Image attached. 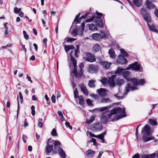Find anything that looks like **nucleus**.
Returning <instances> with one entry per match:
<instances>
[{
	"mask_svg": "<svg viewBox=\"0 0 158 158\" xmlns=\"http://www.w3.org/2000/svg\"><path fill=\"white\" fill-rule=\"evenodd\" d=\"M125 108L117 107L114 108L110 111V113L107 114L109 118H110L113 115L117 114H119L118 116H115L112 120L113 121H117L120 118H121L126 116V114L125 112Z\"/></svg>",
	"mask_w": 158,
	"mask_h": 158,
	"instance_id": "obj_1",
	"label": "nucleus"
},
{
	"mask_svg": "<svg viewBox=\"0 0 158 158\" xmlns=\"http://www.w3.org/2000/svg\"><path fill=\"white\" fill-rule=\"evenodd\" d=\"M77 49L72 50L70 54L71 61L74 67V69L71 74V76H72L73 78L74 76H75L77 78L78 76L77 69V61L73 57V56L76 57L78 56L77 53L79 52V47L77 45Z\"/></svg>",
	"mask_w": 158,
	"mask_h": 158,
	"instance_id": "obj_2",
	"label": "nucleus"
},
{
	"mask_svg": "<svg viewBox=\"0 0 158 158\" xmlns=\"http://www.w3.org/2000/svg\"><path fill=\"white\" fill-rule=\"evenodd\" d=\"M150 128L149 125L146 124L143 129L141 133H142V139L144 143L154 139V137L150 135Z\"/></svg>",
	"mask_w": 158,
	"mask_h": 158,
	"instance_id": "obj_3",
	"label": "nucleus"
},
{
	"mask_svg": "<svg viewBox=\"0 0 158 158\" xmlns=\"http://www.w3.org/2000/svg\"><path fill=\"white\" fill-rule=\"evenodd\" d=\"M127 81L131 82L133 86H131L130 83L127 84V86L126 87L124 90V94L125 95H126L130 90H134L137 89L136 86L138 84V81L137 79L131 78L130 79H127Z\"/></svg>",
	"mask_w": 158,
	"mask_h": 158,
	"instance_id": "obj_4",
	"label": "nucleus"
},
{
	"mask_svg": "<svg viewBox=\"0 0 158 158\" xmlns=\"http://www.w3.org/2000/svg\"><path fill=\"white\" fill-rule=\"evenodd\" d=\"M141 67V65L138 62H135L129 65L128 67L126 68V69H131L132 70L138 71L140 70Z\"/></svg>",
	"mask_w": 158,
	"mask_h": 158,
	"instance_id": "obj_5",
	"label": "nucleus"
},
{
	"mask_svg": "<svg viewBox=\"0 0 158 158\" xmlns=\"http://www.w3.org/2000/svg\"><path fill=\"white\" fill-rule=\"evenodd\" d=\"M102 129V124L100 122L94 123L91 126V129L94 131H99L101 130Z\"/></svg>",
	"mask_w": 158,
	"mask_h": 158,
	"instance_id": "obj_6",
	"label": "nucleus"
},
{
	"mask_svg": "<svg viewBox=\"0 0 158 158\" xmlns=\"http://www.w3.org/2000/svg\"><path fill=\"white\" fill-rule=\"evenodd\" d=\"M84 60L90 62H93L96 61V59L94 56L91 53H86L85 56L84 57Z\"/></svg>",
	"mask_w": 158,
	"mask_h": 158,
	"instance_id": "obj_7",
	"label": "nucleus"
},
{
	"mask_svg": "<svg viewBox=\"0 0 158 158\" xmlns=\"http://www.w3.org/2000/svg\"><path fill=\"white\" fill-rule=\"evenodd\" d=\"M99 69V66L96 64H92L89 65L88 70L91 73H95L97 72Z\"/></svg>",
	"mask_w": 158,
	"mask_h": 158,
	"instance_id": "obj_8",
	"label": "nucleus"
},
{
	"mask_svg": "<svg viewBox=\"0 0 158 158\" xmlns=\"http://www.w3.org/2000/svg\"><path fill=\"white\" fill-rule=\"evenodd\" d=\"M127 60L123 56L120 55L118 57L116 60L117 64H123L127 63Z\"/></svg>",
	"mask_w": 158,
	"mask_h": 158,
	"instance_id": "obj_9",
	"label": "nucleus"
},
{
	"mask_svg": "<svg viewBox=\"0 0 158 158\" xmlns=\"http://www.w3.org/2000/svg\"><path fill=\"white\" fill-rule=\"evenodd\" d=\"M51 141L50 139L48 140L47 145L45 147L47 153L49 154V153L53 150V145H51L49 141Z\"/></svg>",
	"mask_w": 158,
	"mask_h": 158,
	"instance_id": "obj_10",
	"label": "nucleus"
},
{
	"mask_svg": "<svg viewBox=\"0 0 158 158\" xmlns=\"http://www.w3.org/2000/svg\"><path fill=\"white\" fill-rule=\"evenodd\" d=\"M115 75H112L111 77H109L108 80V83L110 87H113L115 85L114 79Z\"/></svg>",
	"mask_w": 158,
	"mask_h": 158,
	"instance_id": "obj_11",
	"label": "nucleus"
},
{
	"mask_svg": "<svg viewBox=\"0 0 158 158\" xmlns=\"http://www.w3.org/2000/svg\"><path fill=\"white\" fill-rule=\"evenodd\" d=\"M100 64L102 66L103 68L105 69H108L111 64V63L108 61H102L100 62Z\"/></svg>",
	"mask_w": 158,
	"mask_h": 158,
	"instance_id": "obj_12",
	"label": "nucleus"
},
{
	"mask_svg": "<svg viewBox=\"0 0 158 158\" xmlns=\"http://www.w3.org/2000/svg\"><path fill=\"white\" fill-rule=\"evenodd\" d=\"M52 141L54 144V151H56L59 149L61 145L60 142L58 140H52Z\"/></svg>",
	"mask_w": 158,
	"mask_h": 158,
	"instance_id": "obj_13",
	"label": "nucleus"
},
{
	"mask_svg": "<svg viewBox=\"0 0 158 158\" xmlns=\"http://www.w3.org/2000/svg\"><path fill=\"white\" fill-rule=\"evenodd\" d=\"M94 23H97L98 26L101 27L102 28L103 27L102 20L99 17H97L95 18L94 19Z\"/></svg>",
	"mask_w": 158,
	"mask_h": 158,
	"instance_id": "obj_14",
	"label": "nucleus"
},
{
	"mask_svg": "<svg viewBox=\"0 0 158 158\" xmlns=\"http://www.w3.org/2000/svg\"><path fill=\"white\" fill-rule=\"evenodd\" d=\"M92 38L94 40L100 41L102 38V35L100 34L96 33L92 34Z\"/></svg>",
	"mask_w": 158,
	"mask_h": 158,
	"instance_id": "obj_15",
	"label": "nucleus"
},
{
	"mask_svg": "<svg viewBox=\"0 0 158 158\" xmlns=\"http://www.w3.org/2000/svg\"><path fill=\"white\" fill-rule=\"evenodd\" d=\"M152 0H147L146 4L147 7L149 9L154 8L155 7V5L152 3Z\"/></svg>",
	"mask_w": 158,
	"mask_h": 158,
	"instance_id": "obj_16",
	"label": "nucleus"
},
{
	"mask_svg": "<svg viewBox=\"0 0 158 158\" xmlns=\"http://www.w3.org/2000/svg\"><path fill=\"white\" fill-rule=\"evenodd\" d=\"M106 90L103 88H100L97 89V92L98 94L101 96H104L106 94Z\"/></svg>",
	"mask_w": 158,
	"mask_h": 158,
	"instance_id": "obj_17",
	"label": "nucleus"
},
{
	"mask_svg": "<svg viewBox=\"0 0 158 158\" xmlns=\"http://www.w3.org/2000/svg\"><path fill=\"white\" fill-rule=\"evenodd\" d=\"M58 152L61 158H65L66 154L64 150L61 148H59L58 150Z\"/></svg>",
	"mask_w": 158,
	"mask_h": 158,
	"instance_id": "obj_18",
	"label": "nucleus"
},
{
	"mask_svg": "<svg viewBox=\"0 0 158 158\" xmlns=\"http://www.w3.org/2000/svg\"><path fill=\"white\" fill-rule=\"evenodd\" d=\"M118 92L117 93L115 94L114 96L118 100H121L124 97L121 95V91L120 89H118Z\"/></svg>",
	"mask_w": 158,
	"mask_h": 158,
	"instance_id": "obj_19",
	"label": "nucleus"
},
{
	"mask_svg": "<svg viewBox=\"0 0 158 158\" xmlns=\"http://www.w3.org/2000/svg\"><path fill=\"white\" fill-rule=\"evenodd\" d=\"M133 2L135 6L139 7L142 4L143 0H133Z\"/></svg>",
	"mask_w": 158,
	"mask_h": 158,
	"instance_id": "obj_20",
	"label": "nucleus"
},
{
	"mask_svg": "<svg viewBox=\"0 0 158 158\" xmlns=\"http://www.w3.org/2000/svg\"><path fill=\"white\" fill-rule=\"evenodd\" d=\"M88 25L89 26V30H92L93 31L98 30L97 25H95L93 23L88 24Z\"/></svg>",
	"mask_w": 158,
	"mask_h": 158,
	"instance_id": "obj_21",
	"label": "nucleus"
},
{
	"mask_svg": "<svg viewBox=\"0 0 158 158\" xmlns=\"http://www.w3.org/2000/svg\"><path fill=\"white\" fill-rule=\"evenodd\" d=\"M143 18L145 21L147 22V23H149L151 22V19L149 14H147L145 15H144Z\"/></svg>",
	"mask_w": 158,
	"mask_h": 158,
	"instance_id": "obj_22",
	"label": "nucleus"
},
{
	"mask_svg": "<svg viewBox=\"0 0 158 158\" xmlns=\"http://www.w3.org/2000/svg\"><path fill=\"white\" fill-rule=\"evenodd\" d=\"M108 53L111 58H114L115 57V53L112 48H111L109 50Z\"/></svg>",
	"mask_w": 158,
	"mask_h": 158,
	"instance_id": "obj_23",
	"label": "nucleus"
},
{
	"mask_svg": "<svg viewBox=\"0 0 158 158\" xmlns=\"http://www.w3.org/2000/svg\"><path fill=\"white\" fill-rule=\"evenodd\" d=\"M107 121L108 119L107 116L104 115H102L101 118V122L103 124H105L107 123Z\"/></svg>",
	"mask_w": 158,
	"mask_h": 158,
	"instance_id": "obj_24",
	"label": "nucleus"
},
{
	"mask_svg": "<svg viewBox=\"0 0 158 158\" xmlns=\"http://www.w3.org/2000/svg\"><path fill=\"white\" fill-rule=\"evenodd\" d=\"M124 70L123 68L118 67L115 71V73L116 74H117L119 75H120L123 74Z\"/></svg>",
	"mask_w": 158,
	"mask_h": 158,
	"instance_id": "obj_25",
	"label": "nucleus"
},
{
	"mask_svg": "<svg viewBox=\"0 0 158 158\" xmlns=\"http://www.w3.org/2000/svg\"><path fill=\"white\" fill-rule=\"evenodd\" d=\"M101 49V47L98 44H95L93 47V49L95 52H98Z\"/></svg>",
	"mask_w": 158,
	"mask_h": 158,
	"instance_id": "obj_26",
	"label": "nucleus"
},
{
	"mask_svg": "<svg viewBox=\"0 0 158 158\" xmlns=\"http://www.w3.org/2000/svg\"><path fill=\"white\" fill-rule=\"evenodd\" d=\"M81 89L82 91L86 95H87L88 93L85 87L83 85L80 86Z\"/></svg>",
	"mask_w": 158,
	"mask_h": 158,
	"instance_id": "obj_27",
	"label": "nucleus"
},
{
	"mask_svg": "<svg viewBox=\"0 0 158 158\" xmlns=\"http://www.w3.org/2000/svg\"><path fill=\"white\" fill-rule=\"evenodd\" d=\"M130 73V72L128 71H123L122 74L123 77L125 78L127 81V79H130L131 78L128 77Z\"/></svg>",
	"mask_w": 158,
	"mask_h": 158,
	"instance_id": "obj_28",
	"label": "nucleus"
},
{
	"mask_svg": "<svg viewBox=\"0 0 158 158\" xmlns=\"http://www.w3.org/2000/svg\"><path fill=\"white\" fill-rule=\"evenodd\" d=\"M95 117L96 116L94 115H92L89 119L86 120V123L89 124L91 123L94 120Z\"/></svg>",
	"mask_w": 158,
	"mask_h": 158,
	"instance_id": "obj_29",
	"label": "nucleus"
},
{
	"mask_svg": "<svg viewBox=\"0 0 158 158\" xmlns=\"http://www.w3.org/2000/svg\"><path fill=\"white\" fill-rule=\"evenodd\" d=\"M148 25L149 29L151 31L155 32H157V30L156 29L154 26L153 25H150L148 23Z\"/></svg>",
	"mask_w": 158,
	"mask_h": 158,
	"instance_id": "obj_30",
	"label": "nucleus"
},
{
	"mask_svg": "<svg viewBox=\"0 0 158 158\" xmlns=\"http://www.w3.org/2000/svg\"><path fill=\"white\" fill-rule=\"evenodd\" d=\"M78 98L79 100V104L81 105H83L84 103V101L83 97L81 95H80L78 96Z\"/></svg>",
	"mask_w": 158,
	"mask_h": 158,
	"instance_id": "obj_31",
	"label": "nucleus"
},
{
	"mask_svg": "<svg viewBox=\"0 0 158 158\" xmlns=\"http://www.w3.org/2000/svg\"><path fill=\"white\" fill-rule=\"evenodd\" d=\"M100 81L103 85H105L108 83V79L106 78H103L100 80Z\"/></svg>",
	"mask_w": 158,
	"mask_h": 158,
	"instance_id": "obj_32",
	"label": "nucleus"
},
{
	"mask_svg": "<svg viewBox=\"0 0 158 158\" xmlns=\"http://www.w3.org/2000/svg\"><path fill=\"white\" fill-rule=\"evenodd\" d=\"M95 81L89 80L88 83V85L91 87H95L94 83Z\"/></svg>",
	"mask_w": 158,
	"mask_h": 158,
	"instance_id": "obj_33",
	"label": "nucleus"
},
{
	"mask_svg": "<svg viewBox=\"0 0 158 158\" xmlns=\"http://www.w3.org/2000/svg\"><path fill=\"white\" fill-rule=\"evenodd\" d=\"M95 152L91 149H89L85 152V154L87 156L90 154H93L95 153Z\"/></svg>",
	"mask_w": 158,
	"mask_h": 158,
	"instance_id": "obj_34",
	"label": "nucleus"
},
{
	"mask_svg": "<svg viewBox=\"0 0 158 158\" xmlns=\"http://www.w3.org/2000/svg\"><path fill=\"white\" fill-rule=\"evenodd\" d=\"M149 120L150 124L151 125L155 126L157 124V122L155 119H149Z\"/></svg>",
	"mask_w": 158,
	"mask_h": 158,
	"instance_id": "obj_35",
	"label": "nucleus"
},
{
	"mask_svg": "<svg viewBox=\"0 0 158 158\" xmlns=\"http://www.w3.org/2000/svg\"><path fill=\"white\" fill-rule=\"evenodd\" d=\"M124 83L123 79H118L116 81V84L118 85H121Z\"/></svg>",
	"mask_w": 158,
	"mask_h": 158,
	"instance_id": "obj_36",
	"label": "nucleus"
},
{
	"mask_svg": "<svg viewBox=\"0 0 158 158\" xmlns=\"http://www.w3.org/2000/svg\"><path fill=\"white\" fill-rule=\"evenodd\" d=\"M65 51L67 52L70 49H73L74 47L73 45H69L65 47Z\"/></svg>",
	"mask_w": 158,
	"mask_h": 158,
	"instance_id": "obj_37",
	"label": "nucleus"
},
{
	"mask_svg": "<svg viewBox=\"0 0 158 158\" xmlns=\"http://www.w3.org/2000/svg\"><path fill=\"white\" fill-rule=\"evenodd\" d=\"M145 83V81L144 79H140L138 81L137 85H143Z\"/></svg>",
	"mask_w": 158,
	"mask_h": 158,
	"instance_id": "obj_38",
	"label": "nucleus"
},
{
	"mask_svg": "<svg viewBox=\"0 0 158 158\" xmlns=\"http://www.w3.org/2000/svg\"><path fill=\"white\" fill-rule=\"evenodd\" d=\"M147 10L146 9L143 8H141L140 10V12L142 15H143V16L146 14H148V13H147Z\"/></svg>",
	"mask_w": 158,
	"mask_h": 158,
	"instance_id": "obj_39",
	"label": "nucleus"
},
{
	"mask_svg": "<svg viewBox=\"0 0 158 158\" xmlns=\"http://www.w3.org/2000/svg\"><path fill=\"white\" fill-rule=\"evenodd\" d=\"M78 34V31L77 29H74L72 33V35L74 36H76Z\"/></svg>",
	"mask_w": 158,
	"mask_h": 158,
	"instance_id": "obj_40",
	"label": "nucleus"
},
{
	"mask_svg": "<svg viewBox=\"0 0 158 158\" xmlns=\"http://www.w3.org/2000/svg\"><path fill=\"white\" fill-rule=\"evenodd\" d=\"M120 52L121 54L124 56L127 57L128 56V53L124 50L123 49H120Z\"/></svg>",
	"mask_w": 158,
	"mask_h": 158,
	"instance_id": "obj_41",
	"label": "nucleus"
},
{
	"mask_svg": "<svg viewBox=\"0 0 158 158\" xmlns=\"http://www.w3.org/2000/svg\"><path fill=\"white\" fill-rule=\"evenodd\" d=\"M74 97L75 98H78V94L77 88L75 89L74 92Z\"/></svg>",
	"mask_w": 158,
	"mask_h": 158,
	"instance_id": "obj_42",
	"label": "nucleus"
},
{
	"mask_svg": "<svg viewBox=\"0 0 158 158\" xmlns=\"http://www.w3.org/2000/svg\"><path fill=\"white\" fill-rule=\"evenodd\" d=\"M51 135L53 136H57V134L55 129H53L51 132Z\"/></svg>",
	"mask_w": 158,
	"mask_h": 158,
	"instance_id": "obj_43",
	"label": "nucleus"
},
{
	"mask_svg": "<svg viewBox=\"0 0 158 158\" xmlns=\"http://www.w3.org/2000/svg\"><path fill=\"white\" fill-rule=\"evenodd\" d=\"M23 34L24 37L25 39L27 40L29 39V36L25 31H23Z\"/></svg>",
	"mask_w": 158,
	"mask_h": 158,
	"instance_id": "obj_44",
	"label": "nucleus"
},
{
	"mask_svg": "<svg viewBox=\"0 0 158 158\" xmlns=\"http://www.w3.org/2000/svg\"><path fill=\"white\" fill-rule=\"evenodd\" d=\"M101 33H102L103 34V35H102V38H107L108 37L109 35V33H107L106 34L105 33L102 32V31H101Z\"/></svg>",
	"mask_w": 158,
	"mask_h": 158,
	"instance_id": "obj_45",
	"label": "nucleus"
},
{
	"mask_svg": "<svg viewBox=\"0 0 158 158\" xmlns=\"http://www.w3.org/2000/svg\"><path fill=\"white\" fill-rule=\"evenodd\" d=\"M21 8H18L17 7H15L14 8V12L16 14L19 13L21 11Z\"/></svg>",
	"mask_w": 158,
	"mask_h": 158,
	"instance_id": "obj_46",
	"label": "nucleus"
},
{
	"mask_svg": "<svg viewBox=\"0 0 158 158\" xmlns=\"http://www.w3.org/2000/svg\"><path fill=\"white\" fill-rule=\"evenodd\" d=\"M65 125L67 127H69L71 130L72 129V127L70 125L69 122H66L65 123Z\"/></svg>",
	"mask_w": 158,
	"mask_h": 158,
	"instance_id": "obj_47",
	"label": "nucleus"
},
{
	"mask_svg": "<svg viewBox=\"0 0 158 158\" xmlns=\"http://www.w3.org/2000/svg\"><path fill=\"white\" fill-rule=\"evenodd\" d=\"M110 101V100L108 98H103L101 100V102L102 103H107L109 102Z\"/></svg>",
	"mask_w": 158,
	"mask_h": 158,
	"instance_id": "obj_48",
	"label": "nucleus"
},
{
	"mask_svg": "<svg viewBox=\"0 0 158 158\" xmlns=\"http://www.w3.org/2000/svg\"><path fill=\"white\" fill-rule=\"evenodd\" d=\"M80 13L78 14L76 17V18L74 19V22H77L76 24L78 23H80L79 21H78V18L80 16Z\"/></svg>",
	"mask_w": 158,
	"mask_h": 158,
	"instance_id": "obj_49",
	"label": "nucleus"
},
{
	"mask_svg": "<svg viewBox=\"0 0 158 158\" xmlns=\"http://www.w3.org/2000/svg\"><path fill=\"white\" fill-rule=\"evenodd\" d=\"M19 101L21 103H22L23 100V96L21 92H19Z\"/></svg>",
	"mask_w": 158,
	"mask_h": 158,
	"instance_id": "obj_50",
	"label": "nucleus"
},
{
	"mask_svg": "<svg viewBox=\"0 0 158 158\" xmlns=\"http://www.w3.org/2000/svg\"><path fill=\"white\" fill-rule=\"evenodd\" d=\"M94 16H92L90 18H89V19H87L85 21V22L86 23H88V22H91L94 19Z\"/></svg>",
	"mask_w": 158,
	"mask_h": 158,
	"instance_id": "obj_51",
	"label": "nucleus"
},
{
	"mask_svg": "<svg viewBox=\"0 0 158 158\" xmlns=\"http://www.w3.org/2000/svg\"><path fill=\"white\" fill-rule=\"evenodd\" d=\"M86 102L87 103L88 105L89 106H92L93 105L92 101L90 99H87Z\"/></svg>",
	"mask_w": 158,
	"mask_h": 158,
	"instance_id": "obj_52",
	"label": "nucleus"
},
{
	"mask_svg": "<svg viewBox=\"0 0 158 158\" xmlns=\"http://www.w3.org/2000/svg\"><path fill=\"white\" fill-rule=\"evenodd\" d=\"M156 155V154L155 153L147 155V158H153Z\"/></svg>",
	"mask_w": 158,
	"mask_h": 158,
	"instance_id": "obj_53",
	"label": "nucleus"
},
{
	"mask_svg": "<svg viewBox=\"0 0 158 158\" xmlns=\"http://www.w3.org/2000/svg\"><path fill=\"white\" fill-rule=\"evenodd\" d=\"M76 39L68 37L67 38V41L68 42H71L75 41Z\"/></svg>",
	"mask_w": 158,
	"mask_h": 158,
	"instance_id": "obj_54",
	"label": "nucleus"
},
{
	"mask_svg": "<svg viewBox=\"0 0 158 158\" xmlns=\"http://www.w3.org/2000/svg\"><path fill=\"white\" fill-rule=\"evenodd\" d=\"M110 107V106H105L104 107H102L99 108V110L101 111H104L107 109L109 108Z\"/></svg>",
	"mask_w": 158,
	"mask_h": 158,
	"instance_id": "obj_55",
	"label": "nucleus"
},
{
	"mask_svg": "<svg viewBox=\"0 0 158 158\" xmlns=\"http://www.w3.org/2000/svg\"><path fill=\"white\" fill-rule=\"evenodd\" d=\"M85 23L84 22H83L81 23V32H82V33L83 32L85 28Z\"/></svg>",
	"mask_w": 158,
	"mask_h": 158,
	"instance_id": "obj_56",
	"label": "nucleus"
},
{
	"mask_svg": "<svg viewBox=\"0 0 158 158\" xmlns=\"http://www.w3.org/2000/svg\"><path fill=\"white\" fill-rule=\"evenodd\" d=\"M51 100L53 103L56 102V97L54 95H52L51 97Z\"/></svg>",
	"mask_w": 158,
	"mask_h": 158,
	"instance_id": "obj_57",
	"label": "nucleus"
},
{
	"mask_svg": "<svg viewBox=\"0 0 158 158\" xmlns=\"http://www.w3.org/2000/svg\"><path fill=\"white\" fill-rule=\"evenodd\" d=\"M104 136H103V135L102 134L97 136V138H98L101 139L102 140L103 138H104Z\"/></svg>",
	"mask_w": 158,
	"mask_h": 158,
	"instance_id": "obj_58",
	"label": "nucleus"
},
{
	"mask_svg": "<svg viewBox=\"0 0 158 158\" xmlns=\"http://www.w3.org/2000/svg\"><path fill=\"white\" fill-rule=\"evenodd\" d=\"M87 134L88 135H90V136L91 137H95L97 138V135H95L94 134L90 132L87 131Z\"/></svg>",
	"mask_w": 158,
	"mask_h": 158,
	"instance_id": "obj_59",
	"label": "nucleus"
},
{
	"mask_svg": "<svg viewBox=\"0 0 158 158\" xmlns=\"http://www.w3.org/2000/svg\"><path fill=\"white\" fill-rule=\"evenodd\" d=\"M89 14V13H87L85 15H83V16H81L80 17V19H85V18L87 17V16Z\"/></svg>",
	"mask_w": 158,
	"mask_h": 158,
	"instance_id": "obj_60",
	"label": "nucleus"
},
{
	"mask_svg": "<svg viewBox=\"0 0 158 158\" xmlns=\"http://www.w3.org/2000/svg\"><path fill=\"white\" fill-rule=\"evenodd\" d=\"M139 155L138 153H137L135 155H134L132 157V158H139Z\"/></svg>",
	"mask_w": 158,
	"mask_h": 158,
	"instance_id": "obj_61",
	"label": "nucleus"
},
{
	"mask_svg": "<svg viewBox=\"0 0 158 158\" xmlns=\"http://www.w3.org/2000/svg\"><path fill=\"white\" fill-rule=\"evenodd\" d=\"M91 96L95 99H98V96L96 94H92L91 95Z\"/></svg>",
	"mask_w": 158,
	"mask_h": 158,
	"instance_id": "obj_62",
	"label": "nucleus"
},
{
	"mask_svg": "<svg viewBox=\"0 0 158 158\" xmlns=\"http://www.w3.org/2000/svg\"><path fill=\"white\" fill-rule=\"evenodd\" d=\"M27 136H25L24 135H23V136L22 137V139H23V142L24 143H26V139H27Z\"/></svg>",
	"mask_w": 158,
	"mask_h": 158,
	"instance_id": "obj_63",
	"label": "nucleus"
},
{
	"mask_svg": "<svg viewBox=\"0 0 158 158\" xmlns=\"http://www.w3.org/2000/svg\"><path fill=\"white\" fill-rule=\"evenodd\" d=\"M154 14L158 18V10L157 9H156L154 11Z\"/></svg>",
	"mask_w": 158,
	"mask_h": 158,
	"instance_id": "obj_64",
	"label": "nucleus"
}]
</instances>
